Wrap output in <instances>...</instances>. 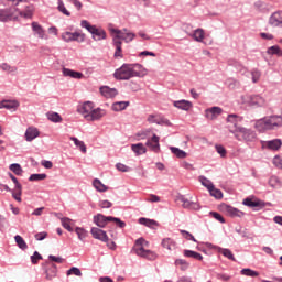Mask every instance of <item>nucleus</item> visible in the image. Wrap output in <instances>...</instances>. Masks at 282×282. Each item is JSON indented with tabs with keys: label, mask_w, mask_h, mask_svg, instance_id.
Here are the masks:
<instances>
[{
	"label": "nucleus",
	"mask_w": 282,
	"mask_h": 282,
	"mask_svg": "<svg viewBox=\"0 0 282 282\" xmlns=\"http://www.w3.org/2000/svg\"><path fill=\"white\" fill-rule=\"evenodd\" d=\"M116 80H131V78H143L147 68L142 64H123L113 73Z\"/></svg>",
	"instance_id": "1"
},
{
	"label": "nucleus",
	"mask_w": 282,
	"mask_h": 282,
	"mask_svg": "<svg viewBox=\"0 0 282 282\" xmlns=\"http://www.w3.org/2000/svg\"><path fill=\"white\" fill-rule=\"evenodd\" d=\"M112 36V45L115 47V58H122V41L124 43H131L135 39V33L129 31V29H110Z\"/></svg>",
	"instance_id": "2"
},
{
	"label": "nucleus",
	"mask_w": 282,
	"mask_h": 282,
	"mask_svg": "<svg viewBox=\"0 0 282 282\" xmlns=\"http://www.w3.org/2000/svg\"><path fill=\"white\" fill-rule=\"evenodd\" d=\"M279 127H282V117L279 115L264 117L256 121V129L258 131H272L279 129Z\"/></svg>",
	"instance_id": "3"
},
{
	"label": "nucleus",
	"mask_w": 282,
	"mask_h": 282,
	"mask_svg": "<svg viewBox=\"0 0 282 282\" xmlns=\"http://www.w3.org/2000/svg\"><path fill=\"white\" fill-rule=\"evenodd\" d=\"M144 243H147V240H144V238L137 239L133 251L138 257L148 259V261H155L158 259V254L151 250L144 249Z\"/></svg>",
	"instance_id": "4"
},
{
	"label": "nucleus",
	"mask_w": 282,
	"mask_h": 282,
	"mask_svg": "<svg viewBox=\"0 0 282 282\" xmlns=\"http://www.w3.org/2000/svg\"><path fill=\"white\" fill-rule=\"evenodd\" d=\"M80 28L87 30V32L91 34V39L94 41H105L107 39V32L105 29L91 25L87 20L80 21Z\"/></svg>",
	"instance_id": "5"
},
{
	"label": "nucleus",
	"mask_w": 282,
	"mask_h": 282,
	"mask_svg": "<svg viewBox=\"0 0 282 282\" xmlns=\"http://www.w3.org/2000/svg\"><path fill=\"white\" fill-rule=\"evenodd\" d=\"M109 221H115V224H116V226H118V228L127 227V223L122 221L120 218H116L112 216H105L102 214H97L96 216H94V224H96V226H98V228H105V226H107V224H109Z\"/></svg>",
	"instance_id": "6"
},
{
	"label": "nucleus",
	"mask_w": 282,
	"mask_h": 282,
	"mask_svg": "<svg viewBox=\"0 0 282 282\" xmlns=\"http://www.w3.org/2000/svg\"><path fill=\"white\" fill-rule=\"evenodd\" d=\"M241 100L245 105H249V107H253L254 109L268 105V101L261 95H245L241 97Z\"/></svg>",
	"instance_id": "7"
},
{
	"label": "nucleus",
	"mask_w": 282,
	"mask_h": 282,
	"mask_svg": "<svg viewBox=\"0 0 282 282\" xmlns=\"http://www.w3.org/2000/svg\"><path fill=\"white\" fill-rule=\"evenodd\" d=\"M10 21H17V7L0 9V22L8 23Z\"/></svg>",
	"instance_id": "8"
},
{
	"label": "nucleus",
	"mask_w": 282,
	"mask_h": 282,
	"mask_svg": "<svg viewBox=\"0 0 282 282\" xmlns=\"http://www.w3.org/2000/svg\"><path fill=\"white\" fill-rule=\"evenodd\" d=\"M62 39L65 41V43H72V41H76L77 43H83L85 41V34L80 32H69L66 31L62 33Z\"/></svg>",
	"instance_id": "9"
},
{
	"label": "nucleus",
	"mask_w": 282,
	"mask_h": 282,
	"mask_svg": "<svg viewBox=\"0 0 282 282\" xmlns=\"http://www.w3.org/2000/svg\"><path fill=\"white\" fill-rule=\"evenodd\" d=\"M105 116H107V111L105 109L93 108L90 115H86V120H88V122H96V120H100L101 118H105Z\"/></svg>",
	"instance_id": "10"
},
{
	"label": "nucleus",
	"mask_w": 282,
	"mask_h": 282,
	"mask_svg": "<svg viewBox=\"0 0 282 282\" xmlns=\"http://www.w3.org/2000/svg\"><path fill=\"white\" fill-rule=\"evenodd\" d=\"M19 17H22V19H32V17H34V6L28 4L23 10L17 8V21Z\"/></svg>",
	"instance_id": "11"
},
{
	"label": "nucleus",
	"mask_w": 282,
	"mask_h": 282,
	"mask_svg": "<svg viewBox=\"0 0 282 282\" xmlns=\"http://www.w3.org/2000/svg\"><path fill=\"white\" fill-rule=\"evenodd\" d=\"M90 235H93L94 239H98V241H102L104 243H107V241H109V236H107V231L98 227H93L90 229Z\"/></svg>",
	"instance_id": "12"
},
{
	"label": "nucleus",
	"mask_w": 282,
	"mask_h": 282,
	"mask_svg": "<svg viewBox=\"0 0 282 282\" xmlns=\"http://www.w3.org/2000/svg\"><path fill=\"white\" fill-rule=\"evenodd\" d=\"M235 133H241L243 140L246 142H252L257 138V133L254 131L247 129V128H236Z\"/></svg>",
	"instance_id": "13"
},
{
	"label": "nucleus",
	"mask_w": 282,
	"mask_h": 282,
	"mask_svg": "<svg viewBox=\"0 0 282 282\" xmlns=\"http://www.w3.org/2000/svg\"><path fill=\"white\" fill-rule=\"evenodd\" d=\"M178 200L182 202L183 208H187L188 210H199V208H202L199 206V203H197L195 200H191V199L186 198L184 195H181L178 197Z\"/></svg>",
	"instance_id": "14"
},
{
	"label": "nucleus",
	"mask_w": 282,
	"mask_h": 282,
	"mask_svg": "<svg viewBox=\"0 0 282 282\" xmlns=\"http://www.w3.org/2000/svg\"><path fill=\"white\" fill-rule=\"evenodd\" d=\"M94 110V102L85 101L82 106L77 108L78 113H80L85 120H87V116H91V111Z\"/></svg>",
	"instance_id": "15"
},
{
	"label": "nucleus",
	"mask_w": 282,
	"mask_h": 282,
	"mask_svg": "<svg viewBox=\"0 0 282 282\" xmlns=\"http://www.w3.org/2000/svg\"><path fill=\"white\" fill-rule=\"evenodd\" d=\"M282 147L281 139H273L262 142V149H269V151H279Z\"/></svg>",
	"instance_id": "16"
},
{
	"label": "nucleus",
	"mask_w": 282,
	"mask_h": 282,
	"mask_svg": "<svg viewBox=\"0 0 282 282\" xmlns=\"http://www.w3.org/2000/svg\"><path fill=\"white\" fill-rule=\"evenodd\" d=\"M207 248H210L212 250H217L220 252V254L225 256L230 261H235V254H232V251L230 249H224L221 247L214 246L213 243L207 242Z\"/></svg>",
	"instance_id": "17"
},
{
	"label": "nucleus",
	"mask_w": 282,
	"mask_h": 282,
	"mask_svg": "<svg viewBox=\"0 0 282 282\" xmlns=\"http://www.w3.org/2000/svg\"><path fill=\"white\" fill-rule=\"evenodd\" d=\"M269 25H272V28H282V11H275L271 14Z\"/></svg>",
	"instance_id": "18"
},
{
	"label": "nucleus",
	"mask_w": 282,
	"mask_h": 282,
	"mask_svg": "<svg viewBox=\"0 0 282 282\" xmlns=\"http://www.w3.org/2000/svg\"><path fill=\"white\" fill-rule=\"evenodd\" d=\"M221 108L214 106L205 110V117L207 118V120H216V118H219V116H221Z\"/></svg>",
	"instance_id": "19"
},
{
	"label": "nucleus",
	"mask_w": 282,
	"mask_h": 282,
	"mask_svg": "<svg viewBox=\"0 0 282 282\" xmlns=\"http://www.w3.org/2000/svg\"><path fill=\"white\" fill-rule=\"evenodd\" d=\"M223 210L224 213H226V215H228V217H243V215H246V213L230 205H224Z\"/></svg>",
	"instance_id": "20"
},
{
	"label": "nucleus",
	"mask_w": 282,
	"mask_h": 282,
	"mask_svg": "<svg viewBox=\"0 0 282 282\" xmlns=\"http://www.w3.org/2000/svg\"><path fill=\"white\" fill-rule=\"evenodd\" d=\"M145 144L154 153H160V137H158V134H153V137L149 139Z\"/></svg>",
	"instance_id": "21"
},
{
	"label": "nucleus",
	"mask_w": 282,
	"mask_h": 282,
	"mask_svg": "<svg viewBox=\"0 0 282 282\" xmlns=\"http://www.w3.org/2000/svg\"><path fill=\"white\" fill-rule=\"evenodd\" d=\"M173 106L176 107V109H181L182 111H189L193 108V102L182 99L173 101Z\"/></svg>",
	"instance_id": "22"
},
{
	"label": "nucleus",
	"mask_w": 282,
	"mask_h": 282,
	"mask_svg": "<svg viewBox=\"0 0 282 282\" xmlns=\"http://www.w3.org/2000/svg\"><path fill=\"white\" fill-rule=\"evenodd\" d=\"M100 94L104 95L105 98H115V96H118V90L116 88L104 86L100 88Z\"/></svg>",
	"instance_id": "23"
},
{
	"label": "nucleus",
	"mask_w": 282,
	"mask_h": 282,
	"mask_svg": "<svg viewBox=\"0 0 282 282\" xmlns=\"http://www.w3.org/2000/svg\"><path fill=\"white\" fill-rule=\"evenodd\" d=\"M63 76H68L69 78H76L77 80H80V78L84 77L83 73L76 72L69 68H63Z\"/></svg>",
	"instance_id": "24"
},
{
	"label": "nucleus",
	"mask_w": 282,
	"mask_h": 282,
	"mask_svg": "<svg viewBox=\"0 0 282 282\" xmlns=\"http://www.w3.org/2000/svg\"><path fill=\"white\" fill-rule=\"evenodd\" d=\"M36 138H39V129L28 128L25 131L26 142H32V140H36Z\"/></svg>",
	"instance_id": "25"
},
{
	"label": "nucleus",
	"mask_w": 282,
	"mask_h": 282,
	"mask_svg": "<svg viewBox=\"0 0 282 282\" xmlns=\"http://www.w3.org/2000/svg\"><path fill=\"white\" fill-rule=\"evenodd\" d=\"M31 26L39 39H45V30H43V26L39 22H32Z\"/></svg>",
	"instance_id": "26"
},
{
	"label": "nucleus",
	"mask_w": 282,
	"mask_h": 282,
	"mask_svg": "<svg viewBox=\"0 0 282 282\" xmlns=\"http://www.w3.org/2000/svg\"><path fill=\"white\" fill-rule=\"evenodd\" d=\"M204 31L203 29H196L192 33H189V36L194 39L197 43H202L204 41Z\"/></svg>",
	"instance_id": "27"
},
{
	"label": "nucleus",
	"mask_w": 282,
	"mask_h": 282,
	"mask_svg": "<svg viewBox=\"0 0 282 282\" xmlns=\"http://www.w3.org/2000/svg\"><path fill=\"white\" fill-rule=\"evenodd\" d=\"M131 150L135 155H144V153H147V147H144L143 143L132 144Z\"/></svg>",
	"instance_id": "28"
},
{
	"label": "nucleus",
	"mask_w": 282,
	"mask_h": 282,
	"mask_svg": "<svg viewBox=\"0 0 282 282\" xmlns=\"http://www.w3.org/2000/svg\"><path fill=\"white\" fill-rule=\"evenodd\" d=\"M93 186L98 191V193H106V191H109V187L107 185L102 184V182L98 178H95L93 181Z\"/></svg>",
	"instance_id": "29"
},
{
	"label": "nucleus",
	"mask_w": 282,
	"mask_h": 282,
	"mask_svg": "<svg viewBox=\"0 0 282 282\" xmlns=\"http://www.w3.org/2000/svg\"><path fill=\"white\" fill-rule=\"evenodd\" d=\"M183 254H184V257H187L189 259H196V261H202L204 259V257L200 256V253H198L197 251H193V250H184Z\"/></svg>",
	"instance_id": "30"
},
{
	"label": "nucleus",
	"mask_w": 282,
	"mask_h": 282,
	"mask_svg": "<svg viewBox=\"0 0 282 282\" xmlns=\"http://www.w3.org/2000/svg\"><path fill=\"white\" fill-rule=\"evenodd\" d=\"M129 106V101H117L111 106L112 111H124Z\"/></svg>",
	"instance_id": "31"
},
{
	"label": "nucleus",
	"mask_w": 282,
	"mask_h": 282,
	"mask_svg": "<svg viewBox=\"0 0 282 282\" xmlns=\"http://www.w3.org/2000/svg\"><path fill=\"white\" fill-rule=\"evenodd\" d=\"M242 204L249 208H259V206H263L261 200H252L251 198H245Z\"/></svg>",
	"instance_id": "32"
},
{
	"label": "nucleus",
	"mask_w": 282,
	"mask_h": 282,
	"mask_svg": "<svg viewBox=\"0 0 282 282\" xmlns=\"http://www.w3.org/2000/svg\"><path fill=\"white\" fill-rule=\"evenodd\" d=\"M232 67H235V69H237V72H239V74H241L242 76H247L248 74V68L246 66H243V64L235 61L231 63Z\"/></svg>",
	"instance_id": "33"
},
{
	"label": "nucleus",
	"mask_w": 282,
	"mask_h": 282,
	"mask_svg": "<svg viewBox=\"0 0 282 282\" xmlns=\"http://www.w3.org/2000/svg\"><path fill=\"white\" fill-rule=\"evenodd\" d=\"M72 142H74L75 147H78L82 153H87V145H85V142L78 140L76 137H70Z\"/></svg>",
	"instance_id": "34"
},
{
	"label": "nucleus",
	"mask_w": 282,
	"mask_h": 282,
	"mask_svg": "<svg viewBox=\"0 0 282 282\" xmlns=\"http://www.w3.org/2000/svg\"><path fill=\"white\" fill-rule=\"evenodd\" d=\"M0 69H2V72H7V74H15V72H18L17 66H11L8 63L0 64Z\"/></svg>",
	"instance_id": "35"
},
{
	"label": "nucleus",
	"mask_w": 282,
	"mask_h": 282,
	"mask_svg": "<svg viewBox=\"0 0 282 282\" xmlns=\"http://www.w3.org/2000/svg\"><path fill=\"white\" fill-rule=\"evenodd\" d=\"M56 265L52 264L51 268L45 270L47 281H52V279L56 278Z\"/></svg>",
	"instance_id": "36"
},
{
	"label": "nucleus",
	"mask_w": 282,
	"mask_h": 282,
	"mask_svg": "<svg viewBox=\"0 0 282 282\" xmlns=\"http://www.w3.org/2000/svg\"><path fill=\"white\" fill-rule=\"evenodd\" d=\"M161 246L166 248V250H173L175 248V241H173L171 238H164L161 242Z\"/></svg>",
	"instance_id": "37"
},
{
	"label": "nucleus",
	"mask_w": 282,
	"mask_h": 282,
	"mask_svg": "<svg viewBox=\"0 0 282 282\" xmlns=\"http://www.w3.org/2000/svg\"><path fill=\"white\" fill-rule=\"evenodd\" d=\"M170 150L172 151L173 155L177 156L181 160H184L186 158V152L184 150H181L180 148L170 147Z\"/></svg>",
	"instance_id": "38"
},
{
	"label": "nucleus",
	"mask_w": 282,
	"mask_h": 282,
	"mask_svg": "<svg viewBox=\"0 0 282 282\" xmlns=\"http://www.w3.org/2000/svg\"><path fill=\"white\" fill-rule=\"evenodd\" d=\"M267 54L271 56H282V50L279 47V45H273L268 48Z\"/></svg>",
	"instance_id": "39"
},
{
	"label": "nucleus",
	"mask_w": 282,
	"mask_h": 282,
	"mask_svg": "<svg viewBox=\"0 0 282 282\" xmlns=\"http://www.w3.org/2000/svg\"><path fill=\"white\" fill-rule=\"evenodd\" d=\"M19 108V101L13 100V101H2V109H13L17 111Z\"/></svg>",
	"instance_id": "40"
},
{
	"label": "nucleus",
	"mask_w": 282,
	"mask_h": 282,
	"mask_svg": "<svg viewBox=\"0 0 282 282\" xmlns=\"http://www.w3.org/2000/svg\"><path fill=\"white\" fill-rule=\"evenodd\" d=\"M139 224L142 226H147L148 228H153V226H158V221L149 218H140Z\"/></svg>",
	"instance_id": "41"
},
{
	"label": "nucleus",
	"mask_w": 282,
	"mask_h": 282,
	"mask_svg": "<svg viewBox=\"0 0 282 282\" xmlns=\"http://www.w3.org/2000/svg\"><path fill=\"white\" fill-rule=\"evenodd\" d=\"M15 239V243L18 245V247L20 248V250H28V243L25 242V240L23 239V237H21L20 235H17L14 237Z\"/></svg>",
	"instance_id": "42"
},
{
	"label": "nucleus",
	"mask_w": 282,
	"mask_h": 282,
	"mask_svg": "<svg viewBox=\"0 0 282 282\" xmlns=\"http://www.w3.org/2000/svg\"><path fill=\"white\" fill-rule=\"evenodd\" d=\"M9 169L14 173V175H23V167H21V164L19 163L11 164Z\"/></svg>",
	"instance_id": "43"
},
{
	"label": "nucleus",
	"mask_w": 282,
	"mask_h": 282,
	"mask_svg": "<svg viewBox=\"0 0 282 282\" xmlns=\"http://www.w3.org/2000/svg\"><path fill=\"white\" fill-rule=\"evenodd\" d=\"M212 197H215V199H221L224 197V193L220 192V189L215 188V185L212 186V188L208 189Z\"/></svg>",
	"instance_id": "44"
},
{
	"label": "nucleus",
	"mask_w": 282,
	"mask_h": 282,
	"mask_svg": "<svg viewBox=\"0 0 282 282\" xmlns=\"http://www.w3.org/2000/svg\"><path fill=\"white\" fill-rule=\"evenodd\" d=\"M240 274H242V276H251V278H257L259 276V272L252 270V269H242L240 271Z\"/></svg>",
	"instance_id": "45"
},
{
	"label": "nucleus",
	"mask_w": 282,
	"mask_h": 282,
	"mask_svg": "<svg viewBox=\"0 0 282 282\" xmlns=\"http://www.w3.org/2000/svg\"><path fill=\"white\" fill-rule=\"evenodd\" d=\"M63 228L68 230V232H74V228H72V219L65 217L61 219Z\"/></svg>",
	"instance_id": "46"
},
{
	"label": "nucleus",
	"mask_w": 282,
	"mask_h": 282,
	"mask_svg": "<svg viewBox=\"0 0 282 282\" xmlns=\"http://www.w3.org/2000/svg\"><path fill=\"white\" fill-rule=\"evenodd\" d=\"M269 185L271 188H281V180H279L276 176H271L269 178Z\"/></svg>",
	"instance_id": "47"
},
{
	"label": "nucleus",
	"mask_w": 282,
	"mask_h": 282,
	"mask_svg": "<svg viewBox=\"0 0 282 282\" xmlns=\"http://www.w3.org/2000/svg\"><path fill=\"white\" fill-rule=\"evenodd\" d=\"M199 182H200L202 186H205V188H207V191H209V188H213L215 186L212 183V181L208 180L206 176H199Z\"/></svg>",
	"instance_id": "48"
},
{
	"label": "nucleus",
	"mask_w": 282,
	"mask_h": 282,
	"mask_svg": "<svg viewBox=\"0 0 282 282\" xmlns=\"http://www.w3.org/2000/svg\"><path fill=\"white\" fill-rule=\"evenodd\" d=\"M46 116L51 122H62L63 120L57 112H47Z\"/></svg>",
	"instance_id": "49"
},
{
	"label": "nucleus",
	"mask_w": 282,
	"mask_h": 282,
	"mask_svg": "<svg viewBox=\"0 0 282 282\" xmlns=\"http://www.w3.org/2000/svg\"><path fill=\"white\" fill-rule=\"evenodd\" d=\"M47 178V174H31L29 182H41Z\"/></svg>",
	"instance_id": "50"
},
{
	"label": "nucleus",
	"mask_w": 282,
	"mask_h": 282,
	"mask_svg": "<svg viewBox=\"0 0 282 282\" xmlns=\"http://www.w3.org/2000/svg\"><path fill=\"white\" fill-rule=\"evenodd\" d=\"M57 3V10L62 12V14H65V17H72V13L67 10V8H65V3L63 2V0H58Z\"/></svg>",
	"instance_id": "51"
},
{
	"label": "nucleus",
	"mask_w": 282,
	"mask_h": 282,
	"mask_svg": "<svg viewBox=\"0 0 282 282\" xmlns=\"http://www.w3.org/2000/svg\"><path fill=\"white\" fill-rule=\"evenodd\" d=\"M241 121V117L237 116V115H229L227 117V122H231V124H234V127H236V129H239V127H237V123Z\"/></svg>",
	"instance_id": "52"
},
{
	"label": "nucleus",
	"mask_w": 282,
	"mask_h": 282,
	"mask_svg": "<svg viewBox=\"0 0 282 282\" xmlns=\"http://www.w3.org/2000/svg\"><path fill=\"white\" fill-rule=\"evenodd\" d=\"M75 232L80 241L87 237V230L82 227H76Z\"/></svg>",
	"instance_id": "53"
},
{
	"label": "nucleus",
	"mask_w": 282,
	"mask_h": 282,
	"mask_svg": "<svg viewBox=\"0 0 282 282\" xmlns=\"http://www.w3.org/2000/svg\"><path fill=\"white\" fill-rule=\"evenodd\" d=\"M67 276H72V274H74L75 276H83V272L80 271V269H78L77 267H73L70 268L67 272H66Z\"/></svg>",
	"instance_id": "54"
},
{
	"label": "nucleus",
	"mask_w": 282,
	"mask_h": 282,
	"mask_svg": "<svg viewBox=\"0 0 282 282\" xmlns=\"http://www.w3.org/2000/svg\"><path fill=\"white\" fill-rule=\"evenodd\" d=\"M252 83H259L261 78V70L254 68L251 70Z\"/></svg>",
	"instance_id": "55"
},
{
	"label": "nucleus",
	"mask_w": 282,
	"mask_h": 282,
	"mask_svg": "<svg viewBox=\"0 0 282 282\" xmlns=\"http://www.w3.org/2000/svg\"><path fill=\"white\" fill-rule=\"evenodd\" d=\"M21 195H22V186H20V188L14 187V191L12 192L13 199H15V202H22Z\"/></svg>",
	"instance_id": "56"
},
{
	"label": "nucleus",
	"mask_w": 282,
	"mask_h": 282,
	"mask_svg": "<svg viewBox=\"0 0 282 282\" xmlns=\"http://www.w3.org/2000/svg\"><path fill=\"white\" fill-rule=\"evenodd\" d=\"M175 265H180L181 270L184 271V270H188L189 264L184 259H177V260H175Z\"/></svg>",
	"instance_id": "57"
},
{
	"label": "nucleus",
	"mask_w": 282,
	"mask_h": 282,
	"mask_svg": "<svg viewBox=\"0 0 282 282\" xmlns=\"http://www.w3.org/2000/svg\"><path fill=\"white\" fill-rule=\"evenodd\" d=\"M42 259L43 256H41L39 251H34L33 256H31V262L33 263V265H36V263H39V261H41Z\"/></svg>",
	"instance_id": "58"
},
{
	"label": "nucleus",
	"mask_w": 282,
	"mask_h": 282,
	"mask_svg": "<svg viewBox=\"0 0 282 282\" xmlns=\"http://www.w3.org/2000/svg\"><path fill=\"white\" fill-rule=\"evenodd\" d=\"M156 124L164 126V127L172 126L171 121L164 117H159V120H156Z\"/></svg>",
	"instance_id": "59"
},
{
	"label": "nucleus",
	"mask_w": 282,
	"mask_h": 282,
	"mask_svg": "<svg viewBox=\"0 0 282 282\" xmlns=\"http://www.w3.org/2000/svg\"><path fill=\"white\" fill-rule=\"evenodd\" d=\"M116 169H117V171H120L121 173H129V171H131V167H129L122 163H117Z\"/></svg>",
	"instance_id": "60"
},
{
	"label": "nucleus",
	"mask_w": 282,
	"mask_h": 282,
	"mask_svg": "<svg viewBox=\"0 0 282 282\" xmlns=\"http://www.w3.org/2000/svg\"><path fill=\"white\" fill-rule=\"evenodd\" d=\"M183 234V237H185L188 241H194V243H197V239H195V236L186 230H181Z\"/></svg>",
	"instance_id": "61"
},
{
	"label": "nucleus",
	"mask_w": 282,
	"mask_h": 282,
	"mask_svg": "<svg viewBox=\"0 0 282 282\" xmlns=\"http://www.w3.org/2000/svg\"><path fill=\"white\" fill-rule=\"evenodd\" d=\"M215 149L217 151V154L220 155V158H226V148H224L223 145L216 144Z\"/></svg>",
	"instance_id": "62"
},
{
	"label": "nucleus",
	"mask_w": 282,
	"mask_h": 282,
	"mask_svg": "<svg viewBox=\"0 0 282 282\" xmlns=\"http://www.w3.org/2000/svg\"><path fill=\"white\" fill-rule=\"evenodd\" d=\"M209 215H210L212 217H214V219H216V220L219 221L220 224H226V219H224V218L219 215V213H217V212H210Z\"/></svg>",
	"instance_id": "63"
},
{
	"label": "nucleus",
	"mask_w": 282,
	"mask_h": 282,
	"mask_svg": "<svg viewBox=\"0 0 282 282\" xmlns=\"http://www.w3.org/2000/svg\"><path fill=\"white\" fill-rule=\"evenodd\" d=\"M273 164H274V166H276V169L282 170V156L281 155L274 156L273 158Z\"/></svg>",
	"instance_id": "64"
}]
</instances>
